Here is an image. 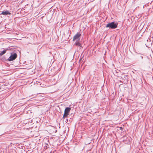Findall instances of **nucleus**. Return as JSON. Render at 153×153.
Wrapping results in <instances>:
<instances>
[{
  "label": "nucleus",
  "instance_id": "1",
  "mask_svg": "<svg viewBox=\"0 0 153 153\" xmlns=\"http://www.w3.org/2000/svg\"><path fill=\"white\" fill-rule=\"evenodd\" d=\"M117 24L114 22L109 23L106 25V27H109L111 29H115L117 27Z\"/></svg>",
  "mask_w": 153,
  "mask_h": 153
},
{
  "label": "nucleus",
  "instance_id": "4",
  "mask_svg": "<svg viewBox=\"0 0 153 153\" xmlns=\"http://www.w3.org/2000/svg\"><path fill=\"white\" fill-rule=\"evenodd\" d=\"M80 34L79 33H77L74 36L73 38V40H77L79 39V37L80 36Z\"/></svg>",
  "mask_w": 153,
  "mask_h": 153
},
{
  "label": "nucleus",
  "instance_id": "8",
  "mask_svg": "<svg viewBox=\"0 0 153 153\" xmlns=\"http://www.w3.org/2000/svg\"><path fill=\"white\" fill-rule=\"evenodd\" d=\"M140 56L141 58V59H143V56Z\"/></svg>",
  "mask_w": 153,
  "mask_h": 153
},
{
  "label": "nucleus",
  "instance_id": "7",
  "mask_svg": "<svg viewBox=\"0 0 153 153\" xmlns=\"http://www.w3.org/2000/svg\"><path fill=\"white\" fill-rule=\"evenodd\" d=\"M76 45H78V46H80V44L78 42V43H76Z\"/></svg>",
  "mask_w": 153,
  "mask_h": 153
},
{
  "label": "nucleus",
  "instance_id": "2",
  "mask_svg": "<svg viewBox=\"0 0 153 153\" xmlns=\"http://www.w3.org/2000/svg\"><path fill=\"white\" fill-rule=\"evenodd\" d=\"M10 56L8 59L9 61H12L14 60L17 57V54L15 53H11Z\"/></svg>",
  "mask_w": 153,
  "mask_h": 153
},
{
  "label": "nucleus",
  "instance_id": "9",
  "mask_svg": "<svg viewBox=\"0 0 153 153\" xmlns=\"http://www.w3.org/2000/svg\"><path fill=\"white\" fill-rule=\"evenodd\" d=\"M122 129V127H120V129Z\"/></svg>",
  "mask_w": 153,
  "mask_h": 153
},
{
  "label": "nucleus",
  "instance_id": "5",
  "mask_svg": "<svg viewBox=\"0 0 153 153\" xmlns=\"http://www.w3.org/2000/svg\"><path fill=\"white\" fill-rule=\"evenodd\" d=\"M1 14L4 15H8L10 14V13L7 11H3L1 13Z\"/></svg>",
  "mask_w": 153,
  "mask_h": 153
},
{
  "label": "nucleus",
  "instance_id": "3",
  "mask_svg": "<svg viewBox=\"0 0 153 153\" xmlns=\"http://www.w3.org/2000/svg\"><path fill=\"white\" fill-rule=\"evenodd\" d=\"M71 110V108L69 107H67L65 109L64 111V113L63 116L64 118L67 117V116L69 114V113L70 112Z\"/></svg>",
  "mask_w": 153,
  "mask_h": 153
},
{
  "label": "nucleus",
  "instance_id": "6",
  "mask_svg": "<svg viewBox=\"0 0 153 153\" xmlns=\"http://www.w3.org/2000/svg\"><path fill=\"white\" fill-rule=\"evenodd\" d=\"M7 50V49H5L3 51H1L0 53V56H1L2 55L6 53Z\"/></svg>",
  "mask_w": 153,
  "mask_h": 153
}]
</instances>
